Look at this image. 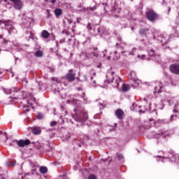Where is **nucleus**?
Listing matches in <instances>:
<instances>
[{
  "mask_svg": "<svg viewBox=\"0 0 179 179\" xmlns=\"http://www.w3.org/2000/svg\"><path fill=\"white\" fill-rule=\"evenodd\" d=\"M6 139H8V136H6Z\"/></svg>",
  "mask_w": 179,
  "mask_h": 179,
  "instance_id": "obj_60",
  "label": "nucleus"
},
{
  "mask_svg": "<svg viewBox=\"0 0 179 179\" xmlns=\"http://www.w3.org/2000/svg\"><path fill=\"white\" fill-rule=\"evenodd\" d=\"M169 69L172 73L175 75H179V66L177 64H171L169 66Z\"/></svg>",
  "mask_w": 179,
  "mask_h": 179,
  "instance_id": "obj_8",
  "label": "nucleus"
},
{
  "mask_svg": "<svg viewBox=\"0 0 179 179\" xmlns=\"http://www.w3.org/2000/svg\"><path fill=\"white\" fill-rule=\"evenodd\" d=\"M4 2H8V0H4Z\"/></svg>",
  "mask_w": 179,
  "mask_h": 179,
  "instance_id": "obj_54",
  "label": "nucleus"
},
{
  "mask_svg": "<svg viewBox=\"0 0 179 179\" xmlns=\"http://www.w3.org/2000/svg\"><path fill=\"white\" fill-rule=\"evenodd\" d=\"M17 145L20 148H24V146H29V145H30V140H19L17 142Z\"/></svg>",
  "mask_w": 179,
  "mask_h": 179,
  "instance_id": "obj_9",
  "label": "nucleus"
},
{
  "mask_svg": "<svg viewBox=\"0 0 179 179\" xmlns=\"http://www.w3.org/2000/svg\"><path fill=\"white\" fill-rule=\"evenodd\" d=\"M113 9L116 13H119V14L121 13V10L120 9H117L114 7H113Z\"/></svg>",
  "mask_w": 179,
  "mask_h": 179,
  "instance_id": "obj_28",
  "label": "nucleus"
},
{
  "mask_svg": "<svg viewBox=\"0 0 179 179\" xmlns=\"http://www.w3.org/2000/svg\"><path fill=\"white\" fill-rule=\"evenodd\" d=\"M116 45H118V43H116Z\"/></svg>",
  "mask_w": 179,
  "mask_h": 179,
  "instance_id": "obj_62",
  "label": "nucleus"
},
{
  "mask_svg": "<svg viewBox=\"0 0 179 179\" xmlns=\"http://www.w3.org/2000/svg\"><path fill=\"white\" fill-rule=\"evenodd\" d=\"M23 111H24V113H27L29 111V109L28 107H26L25 106H24Z\"/></svg>",
  "mask_w": 179,
  "mask_h": 179,
  "instance_id": "obj_27",
  "label": "nucleus"
},
{
  "mask_svg": "<svg viewBox=\"0 0 179 179\" xmlns=\"http://www.w3.org/2000/svg\"><path fill=\"white\" fill-rule=\"evenodd\" d=\"M76 73H73V69H70L66 75L68 82H73L76 79Z\"/></svg>",
  "mask_w": 179,
  "mask_h": 179,
  "instance_id": "obj_5",
  "label": "nucleus"
},
{
  "mask_svg": "<svg viewBox=\"0 0 179 179\" xmlns=\"http://www.w3.org/2000/svg\"><path fill=\"white\" fill-rule=\"evenodd\" d=\"M170 10H171V8H169V12H170Z\"/></svg>",
  "mask_w": 179,
  "mask_h": 179,
  "instance_id": "obj_51",
  "label": "nucleus"
},
{
  "mask_svg": "<svg viewBox=\"0 0 179 179\" xmlns=\"http://www.w3.org/2000/svg\"><path fill=\"white\" fill-rule=\"evenodd\" d=\"M162 89H163V87H159V90H158V93H162Z\"/></svg>",
  "mask_w": 179,
  "mask_h": 179,
  "instance_id": "obj_34",
  "label": "nucleus"
},
{
  "mask_svg": "<svg viewBox=\"0 0 179 179\" xmlns=\"http://www.w3.org/2000/svg\"><path fill=\"white\" fill-rule=\"evenodd\" d=\"M138 58H141V55H138Z\"/></svg>",
  "mask_w": 179,
  "mask_h": 179,
  "instance_id": "obj_55",
  "label": "nucleus"
},
{
  "mask_svg": "<svg viewBox=\"0 0 179 179\" xmlns=\"http://www.w3.org/2000/svg\"><path fill=\"white\" fill-rule=\"evenodd\" d=\"M1 179H5V178H4V177H2Z\"/></svg>",
  "mask_w": 179,
  "mask_h": 179,
  "instance_id": "obj_58",
  "label": "nucleus"
},
{
  "mask_svg": "<svg viewBox=\"0 0 179 179\" xmlns=\"http://www.w3.org/2000/svg\"><path fill=\"white\" fill-rule=\"evenodd\" d=\"M69 23L71 24V23H72L71 20H69Z\"/></svg>",
  "mask_w": 179,
  "mask_h": 179,
  "instance_id": "obj_47",
  "label": "nucleus"
},
{
  "mask_svg": "<svg viewBox=\"0 0 179 179\" xmlns=\"http://www.w3.org/2000/svg\"><path fill=\"white\" fill-rule=\"evenodd\" d=\"M153 54H155V50H153V49H151L150 52H149L150 57H152V55H153Z\"/></svg>",
  "mask_w": 179,
  "mask_h": 179,
  "instance_id": "obj_30",
  "label": "nucleus"
},
{
  "mask_svg": "<svg viewBox=\"0 0 179 179\" xmlns=\"http://www.w3.org/2000/svg\"><path fill=\"white\" fill-rule=\"evenodd\" d=\"M75 115L73 116L76 121L78 122H86L89 116L87 115V113L85 111L83 108L78 106L74 109Z\"/></svg>",
  "mask_w": 179,
  "mask_h": 179,
  "instance_id": "obj_1",
  "label": "nucleus"
},
{
  "mask_svg": "<svg viewBox=\"0 0 179 179\" xmlns=\"http://www.w3.org/2000/svg\"><path fill=\"white\" fill-rule=\"evenodd\" d=\"M50 72H54V68L49 67Z\"/></svg>",
  "mask_w": 179,
  "mask_h": 179,
  "instance_id": "obj_36",
  "label": "nucleus"
},
{
  "mask_svg": "<svg viewBox=\"0 0 179 179\" xmlns=\"http://www.w3.org/2000/svg\"><path fill=\"white\" fill-rule=\"evenodd\" d=\"M15 163H13L11 164V166H15Z\"/></svg>",
  "mask_w": 179,
  "mask_h": 179,
  "instance_id": "obj_50",
  "label": "nucleus"
},
{
  "mask_svg": "<svg viewBox=\"0 0 179 179\" xmlns=\"http://www.w3.org/2000/svg\"><path fill=\"white\" fill-rule=\"evenodd\" d=\"M48 17H50V12L48 10Z\"/></svg>",
  "mask_w": 179,
  "mask_h": 179,
  "instance_id": "obj_46",
  "label": "nucleus"
},
{
  "mask_svg": "<svg viewBox=\"0 0 179 179\" xmlns=\"http://www.w3.org/2000/svg\"><path fill=\"white\" fill-rule=\"evenodd\" d=\"M71 103L76 106V108H78L79 106L82 107V105H80V101L77 99L73 98L71 101Z\"/></svg>",
  "mask_w": 179,
  "mask_h": 179,
  "instance_id": "obj_15",
  "label": "nucleus"
},
{
  "mask_svg": "<svg viewBox=\"0 0 179 179\" xmlns=\"http://www.w3.org/2000/svg\"><path fill=\"white\" fill-rule=\"evenodd\" d=\"M52 80H53V82H57V83H61V80H59L57 78H52Z\"/></svg>",
  "mask_w": 179,
  "mask_h": 179,
  "instance_id": "obj_24",
  "label": "nucleus"
},
{
  "mask_svg": "<svg viewBox=\"0 0 179 179\" xmlns=\"http://www.w3.org/2000/svg\"><path fill=\"white\" fill-rule=\"evenodd\" d=\"M58 46H59L58 43H57V47H58Z\"/></svg>",
  "mask_w": 179,
  "mask_h": 179,
  "instance_id": "obj_57",
  "label": "nucleus"
},
{
  "mask_svg": "<svg viewBox=\"0 0 179 179\" xmlns=\"http://www.w3.org/2000/svg\"><path fill=\"white\" fill-rule=\"evenodd\" d=\"M31 131L34 135H40L41 134V129L40 127L31 128Z\"/></svg>",
  "mask_w": 179,
  "mask_h": 179,
  "instance_id": "obj_14",
  "label": "nucleus"
},
{
  "mask_svg": "<svg viewBox=\"0 0 179 179\" xmlns=\"http://www.w3.org/2000/svg\"><path fill=\"white\" fill-rule=\"evenodd\" d=\"M83 97H85V94H83Z\"/></svg>",
  "mask_w": 179,
  "mask_h": 179,
  "instance_id": "obj_56",
  "label": "nucleus"
},
{
  "mask_svg": "<svg viewBox=\"0 0 179 179\" xmlns=\"http://www.w3.org/2000/svg\"><path fill=\"white\" fill-rule=\"evenodd\" d=\"M174 117V115H171V118H170V120H171V121H173V117Z\"/></svg>",
  "mask_w": 179,
  "mask_h": 179,
  "instance_id": "obj_39",
  "label": "nucleus"
},
{
  "mask_svg": "<svg viewBox=\"0 0 179 179\" xmlns=\"http://www.w3.org/2000/svg\"><path fill=\"white\" fill-rule=\"evenodd\" d=\"M10 146H13V144H12V143H10Z\"/></svg>",
  "mask_w": 179,
  "mask_h": 179,
  "instance_id": "obj_52",
  "label": "nucleus"
},
{
  "mask_svg": "<svg viewBox=\"0 0 179 179\" xmlns=\"http://www.w3.org/2000/svg\"><path fill=\"white\" fill-rule=\"evenodd\" d=\"M29 82L26 80H22V86H26Z\"/></svg>",
  "mask_w": 179,
  "mask_h": 179,
  "instance_id": "obj_29",
  "label": "nucleus"
},
{
  "mask_svg": "<svg viewBox=\"0 0 179 179\" xmlns=\"http://www.w3.org/2000/svg\"><path fill=\"white\" fill-rule=\"evenodd\" d=\"M34 37V35L33 34V33L30 32L29 38H33Z\"/></svg>",
  "mask_w": 179,
  "mask_h": 179,
  "instance_id": "obj_32",
  "label": "nucleus"
},
{
  "mask_svg": "<svg viewBox=\"0 0 179 179\" xmlns=\"http://www.w3.org/2000/svg\"><path fill=\"white\" fill-rule=\"evenodd\" d=\"M78 23H79V20H77Z\"/></svg>",
  "mask_w": 179,
  "mask_h": 179,
  "instance_id": "obj_61",
  "label": "nucleus"
},
{
  "mask_svg": "<svg viewBox=\"0 0 179 179\" xmlns=\"http://www.w3.org/2000/svg\"><path fill=\"white\" fill-rule=\"evenodd\" d=\"M113 16H114L115 17H121V15H120V14H118V15L114 14Z\"/></svg>",
  "mask_w": 179,
  "mask_h": 179,
  "instance_id": "obj_31",
  "label": "nucleus"
},
{
  "mask_svg": "<svg viewBox=\"0 0 179 179\" xmlns=\"http://www.w3.org/2000/svg\"><path fill=\"white\" fill-rule=\"evenodd\" d=\"M55 15L57 16V17H59V16L62 15V10L61 8H56L55 10Z\"/></svg>",
  "mask_w": 179,
  "mask_h": 179,
  "instance_id": "obj_16",
  "label": "nucleus"
},
{
  "mask_svg": "<svg viewBox=\"0 0 179 179\" xmlns=\"http://www.w3.org/2000/svg\"><path fill=\"white\" fill-rule=\"evenodd\" d=\"M34 171H36V170H32L31 171V174L34 176Z\"/></svg>",
  "mask_w": 179,
  "mask_h": 179,
  "instance_id": "obj_40",
  "label": "nucleus"
},
{
  "mask_svg": "<svg viewBox=\"0 0 179 179\" xmlns=\"http://www.w3.org/2000/svg\"><path fill=\"white\" fill-rule=\"evenodd\" d=\"M96 178H97L94 174L90 175V176L88 177V179H96Z\"/></svg>",
  "mask_w": 179,
  "mask_h": 179,
  "instance_id": "obj_26",
  "label": "nucleus"
},
{
  "mask_svg": "<svg viewBox=\"0 0 179 179\" xmlns=\"http://www.w3.org/2000/svg\"><path fill=\"white\" fill-rule=\"evenodd\" d=\"M156 157H161V156H157Z\"/></svg>",
  "mask_w": 179,
  "mask_h": 179,
  "instance_id": "obj_53",
  "label": "nucleus"
},
{
  "mask_svg": "<svg viewBox=\"0 0 179 179\" xmlns=\"http://www.w3.org/2000/svg\"><path fill=\"white\" fill-rule=\"evenodd\" d=\"M87 27L89 30H92V26L90 25V24H87Z\"/></svg>",
  "mask_w": 179,
  "mask_h": 179,
  "instance_id": "obj_33",
  "label": "nucleus"
},
{
  "mask_svg": "<svg viewBox=\"0 0 179 179\" xmlns=\"http://www.w3.org/2000/svg\"><path fill=\"white\" fill-rule=\"evenodd\" d=\"M94 75H96V73H94Z\"/></svg>",
  "mask_w": 179,
  "mask_h": 179,
  "instance_id": "obj_64",
  "label": "nucleus"
},
{
  "mask_svg": "<svg viewBox=\"0 0 179 179\" xmlns=\"http://www.w3.org/2000/svg\"><path fill=\"white\" fill-rule=\"evenodd\" d=\"M115 114L118 120H122L124 118V110H122L121 108L117 109Z\"/></svg>",
  "mask_w": 179,
  "mask_h": 179,
  "instance_id": "obj_10",
  "label": "nucleus"
},
{
  "mask_svg": "<svg viewBox=\"0 0 179 179\" xmlns=\"http://www.w3.org/2000/svg\"><path fill=\"white\" fill-rule=\"evenodd\" d=\"M115 87H117V89H120V90H121L122 92H128V90H129V85L127 84H123L122 79H121V78L120 77L116 79Z\"/></svg>",
  "mask_w": 179,
  "mask_h": 179,
  "instance_id": "obj_2",
  "label": "nucleus"
},
{
  "mask_svg": "<svg viewBox=\"0 0 179 179\" xmlns=\"http://www.w3.org/2000/svg\"><path fill=\"white\" fill-rule=\"evenodd\" d=\"M13 3L14 9L20 10L23 8V1L22 0H10Z\"/></svg>",
  "mask_w": 179,
  "mask_h": 179,
  "instance_id": "obj_4",
  "label": "nucleus"
},
{
  "mask_svg": "<svg viewBox=\"0 0 179 179\" xmlns=\"http://www.w3.org/2000/svg\"><path fill=\"white\" fill-rule=\"evenodd\" d=\"M97 9V3L96 2H93L89 8H84V10H87V12H94Z\"/></svg>",
  "mask_w": 179,
  "mask_h": 179,
  "instance_id": "obj_11",
  "label": "nucleus"
},
{
  "mask_svg": "<svg viewBox=\"0 0 179 179\" xmlns=\"http://www.w3.org/2000/svg\"><path fill=\"white\" fill-rule=\"evenodd\" d=\"M36 57H42V56H43V52H41V51H37V52H36Z\"/></svg>",
  "mask_w": 179,
  "mask_h": 179,
  "instance_id": "obj_23",
  "label": "nucleus"
},
{
  "mask_svg": "<svg viewBox=\"0 0 179 179\" xmlns=\"http://www.w3.org/2000/svg\"><path fill=\"white\" fill-rule=\"evenodd\" d=\"M91 79H93V77H91Z\"/></svg>",
  "mask_w": 179,
  "mask_h": 179,
  "instance_id": "obj_63",
  "label": "nucleus"
},
{
  "mask_svg": "<svg viewBox=\"0 0 179 179\" xmlns=\"http://www.w3.org/2000/svg\"><path fill=\"white\" fill-rule=\"evenodd\" d=\"M45 1V2H47V3H48L49 2V1L48 0H44Z\"/></svg>",
  "mask_w": 179,
  "mask_h": 179,
  "instance_id": "obj_48",
  "label": "nucleus"
},
{
  "mask_svg": "<svg viewBox=\"0 0 179 179\" xmlns=\"http://www.w3.org/2000/svg\"><path fill=\"white\" fill-rule=\"evenodd\" d=\"M7 43H8V41L4 40V41H3V44H7Z\"/></svg>",
  "mask_w": 179,
  "mask_h": 179,
  "instance_id": "obj_37",
  "label": "nucleus"
},
{
  "mask_svg": "<svg viewBox=\"0 0 179 179\" xmlns=\"http://www.w3.org/2000/svg\"><path fill=\"white\" fill-rule=\"evenodd\" d=\"M57 124H58V122L52 121V122L50 123V127H55V125H57Z\"/></svg>",
  "mask_w": 179,
  "mask_h": 179,
  "instance_id": "obj_25",
  "label": "nucleus"
},
{
  "mask_svg": "<svg viewBox=\"0 0 179 179\" xmlns=\"http://www.w3.org/2000/svg\"><path fill=\"white\" fill-rule=\"evenodd\" d=\"M36 118H37L38 120H43V115L42 113H38V114L37 115V116H36Z\"/></svg>",
  "mask_w": 179,
  "mask_h": 179,
  "instance_id": "obj_22",
  "label": "nucleus"
},
{
  "mask_svg": "<svg viewBox=\"0 0 179 179\" xmlns=\"http://www.w3.org/2000/svg\"><path fill=\"white\" fill-rule=\"evenodd\" d=\"M149 29H141L139 30L140 36L142 37H148V34H149Z\"/></svg>",
  "mask_w": 179,
  "mask_h": 179,
  "instance_id": "obj_13",
  "label": "nucleus"
},
{
  "mask_svg": "<svg viewBox=\"0 0 179 179\" xmlns=\"http://www.w3.org/2000/svg\"><path fill=\"white\" fill-rule=\"evenodd\" d=\"M94 36H99V34H104V28L99 27L94 29Z\"/></svg>",
  "mask_w": 179,
  "mask_h": 179,
  "instance_id": "obj_12",
  "label": "nucleus"
},
{
  "mask_svg": "<svg viewBox=\"0 0 179 179\" xmlns=\"http://www.w3.org/2000/svg\"><path fill=\"white\" fill-rule=\"evenodd\" d=\"M85 137L87 139V141H89V139H90L89 136H86Z\"/></svg>",
  "mask_w": 179,
  "mask_h": 179,
  "instance_id": "obj_42",
  "label": "nucleus"
},
{
  "mask_svg": "<svg viewBox=\"0 0 179 179\" xmlns=\"http://www.w3.org/2000/svg\"><path fill=\"white\" fill-rule=\"evenodd\" d=\"M22 96H23L24 99H27V101L28 104H31V102H30L29 99H30V100L31 101H34V100H36V99L34 97H33V95L31 94H27L26 92H24L22 94Z\"/></svg>",
  "mask_w": 179,
  "mask_h": 179,
  "instance_id": "obj_7",
  "label": "nucleus"
},
{
  "mask_svg": "<svg viewBox=\"0 0 179 179\" xmlns=\"http://www.w3.org/2000/svg\"><path fill=\"white\" fill-rule=\"evenodd\" d=\"M10 23H12V21L10 20H0V26L5 24L6 28L7 30H8V31L13 30V27Z\"/></svg>",
  "mask_w": 179,
  "mask_h": 179,
  "instance_id": "obj_6",
  "label": "nucleus"
},
{
  "mask_svg": "<svg viewBox=\"0 0 179 179\" xmlns=\"http://www.w3.org/2000/svg\"><path fill=\"white\" fill-rule=\"evenodd\" d=\"M116 155H117L118 160H122V159H124V155H122L120 153H117Z\"/></svg>",
  "mask_w": 179,
  "mask_h": 179,
  "instance_id": "obj_21",
  "label": "nucleus"
},
{
  "mask_svg": "<svg viewBox=\"0 0 179 179\" xmlns=\"http://www.w3.org/2000/svg\"><path fill=\"white\" fill-rule=\"evenodd\" d=\"M114 54H115V57H113V59L115 61H118V59H120V55H118V52L117 51H115Z\"/></svg>",
  "mask_w": 179,
  "mask_h": 179,
  "instance_id": "obj_19",
  "label": "nucleus"
},
{
  "mask_svg": "<svg viewBox=\"0 0 179 179\" xmlns=\"http://www.w3.org/2000/svg\"><path fill=\"white\" fill-rule=\"evenodd\" d=\"M111 83H113V82H114V78H113L110 80Z\"/></svg>",
  "mask_w": 179,
  "mask_h": 179,
  "instance_id": "obj_41",
  "label": "nucleus"
},
{
  "mask_svg": "<svg viewBox=\"0 0 179 179\" xmlns=\"http://www.w3.org/2000/svg\"><path fill=\"white\" fill-rule=\"evenodd\" d=\"M144 101H146V99L145 98H144Z\"/></svg>",
  "mask_w": 179,
  "mask_h": 179,
  "instance_id": "obj_59",
  "label": "nucleus"
},
{
  "mask_svg": "<svg viewBox=\"0 0 179 179\" xmlns=\"http://www.w3.org/2000/svg\"><path fill=\"white\" fill-rule=\"evenodd\" d=\"M39 170L42 174H45L48 171V169L45 166H41Z\"/></svg>",
  "mask_w": 179,
  "mask_h": 179,
  "instance_id": "obj_18",
  "label": "nucleus"
},
{
  "mask_svg": "<svg viewBox=\"0 0 179 179\" xmlns=\"http://www.w3.org/2000/svg\"><path fill=\"white\" fill-rule=\"evenodd\" d=\"M57 2V0H52V3H55Z\"/></svg>",
  "mask_w": 179,
  "mask_h": 179,
  "instance_id": "obj_38",
  "label": "nucleus"
},
{
  "mask_svg": "<svg viewBox=\"0 0 179 179\" xmlns=\"http://www.w3.org/2000/svg\"><path fill=\"white\" fill-rule=\"evenodd\" d=\"M41 36L43 38H48V37H50V33L48 31L43 30L41 33Z\"/></svg>",
  "mask_w": 179,
  "mask_h": 179,
  "instance_id": "obj_17",
  "label": "nucleus"
},
{
  "mask_svg": "<svg viewBox=\"0 0 179 179\" xmlns=\"http://www.w3.org/2000/svg\"><path fill=\"white\" fill-rule=\"evenodd\" d=\"M23 24H27V21L23 22Z\"/></svg>",
  "mask_w": 179,
  "mask_h": 179,
  "instance_id": "obj_44",
  "label": "nucleus"
},
{
  "mask_svg": "<svg viewBox=\"0 0 179 179\" xmlns=\"http://www.w3.org/2000/svg\"><path fill=\"white\" fill-rule=\"evenodd\" d=\"M152 121H153V119L150 118V122H152Z\"/></svg>",
  "mask_w": 179,
  "mask_h": 179,
  "instance_id": "obj_49",
  "label": "nucleus"
},
{
  "mask_svg": "<svg viewBox=\"0 0 179 179\" xmlns=\"http://www.w3.org/2000/svg\"><path fill=\"white\" fill-rule=\"evenodd\" d=\"M145 58H146V55H141V59H145Z\"/></svg>",
  "mask_w": 179,
  "mask_h": 179,
  "instance_id": "obj_35",
  "label": "nucleus"
},
{
  "mask_svg": "<svg viewBox=\"0 0 179 179\" xmlns=\"http://www.w3.org/2000/svg\"><path fill=\"white\" fill-rule=\"evenodd\" d=\"M94 51H97V48H94Z\"/></svg>",
  "mask_w": 179,
  "mask_h": 179,
  "instance_id": "obj_43",
  "label": "nucleus"
},
{
  "mask_svg": "<svg viewBox=\"0 0 179 179\" xmlns=\"http://www.w3.org/2000/svg\"><path fill=\"white\" fill-rule=\"evenodd\" d=\"M90 55H92L93 57H95V58L99 57V54L94 52H92L91 54H87V57H90Z\"/></svg>",
  "mask_w": 179,
  "mask_h": 179,
  "instance_id": "obj_20",
  "label": "nucleus"
},
{
  "mask_svg": "<svg viewBox=\"0 0 179 179\" xmlns=\"http://www.w3.org/2000/svg\"><path fill=\"white\" fill-rule=\"evenodd\" d=\"M97 66H98V68H101V64H99Z\"/></svg>",
  "mask_w": 179,
  "mask_h": 179,
  "instance_id": "obj_45",
  "label": "nucleus"
},
{
  "mask_svg": "<svg viewBox=\"0 0 179 179\" xmlns=\"http://www.w3.org/2000/svg\"><path fill=\"white\" fill-rule=\"evenodd\" d=\"M145 16L147 19H148V20H150V22H155V20L157 19L159 15H157V13H156V12H155V10L151 9L145 13Z\"/></svg>",
  "mask_w": 179,
  "mask_h": 179,
  "instance_id": "obj_3",
  "label": "nucleus"
}]
</instances>
